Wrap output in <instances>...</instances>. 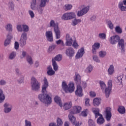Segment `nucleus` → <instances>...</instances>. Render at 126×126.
<instances>
[{"instance_id": "36", "label": "nucleus", "mask_w": 126, "mask_h": 126, "mask_svg": "<svg viewBox=\"0 0 126 126\" xmlns=\"http://www.w3.org/2000/svg\"><path fill=\"white\" fill-rule=\"evenodd\" d=\"M15 57H16V52L13 51L10 53L9 55V60H13V59L15 58Z\"/></svg>"}, {"instance_id": "64", "label": "nucleus", "mask_w": 126, "mask_h": 126, "mask_svg": "<svg viewBox=\"0 0 126 126\" xmlns=\"http://www.w3.org/2000/svg\"><path fill=\"white\" fill-rule=\"evenodd\" d=\"M14 48L15 50H18V49H19V43H18V42L17 41L15 42Z\"/></svg>"}, {"instance_id": "24", "label": "nucleus", "mask_w": 126, "mask_h": 126, "mask_svg": "<svg viewBox=\"0 0 126 126\" xmlns=\"http://www.w3.org/2000/svg\"><path fill=\"white\" fill-rule=\"evenodd\" d=\"M4 100H5V95L3 94L2 90L0 89V104L3 103Z\"/></svg>"}, {"instance_id": "1", "label": "nucleus", "mask_w": 126, "mask_h": 126, "mask_svg": "<svg viewBox=\"0 0 126 126\" xmlns=\"http://www.w3.org/2000/svg\"><path fill=\"white\" fill-rule=\"evenodd\" d=\"M75 77L74 78V80L77 85V89L75 91V95L77 97H82L83 96V90L82 87L80 86L81 84V76L79 74L75 73Z\"/></svg>"}, {"instance_id": "55", "label": "nucleus", "mask_w": 126, "mask_h": 126, "mask_svg": "<svg viewBox=\"0 0 126 126\" xmlns=\"http://www.w3.org/2000/svg\"><path fill=\"white\" fill-rule=\"evenodd\" d=\"M87 112H88V109H85L81 113V116L82 117H87Z\"/></svg>"}, {"instance_id": "8", "label": "nucleus", "mask_w": 126, "mask_h": 126, "mask_svg": "<svg viewBox=\"0 0 126 126\" xmlns=\"http://www.w3.org/2000/svg\"><path fill=\"white\" fill-rule=\"evenodd\" d=\"M120 40H121V37L120 36L118 35H113L110 37L109 42L111 45H116Z\"/></svg>"}, {"instance_id": "15", "label": "nucleus", "mask_w": 126, "mask_h": 126, "mask_svg": "<svg viewBox=\"0 0 126 126\" xmlns=\"http://www.w3.org/2000/svg\"><path fill=\"white\" fill-rule=\"evenodd\" d=\"M66 46H68V47H70L71 45H72V42L73 40H72V37H70L69 34L67 33L66 34Z\"/></svg>"}, {"instance_id": "23", "label": "nucleus", "mask_w": 126, "mask_h": 126, "mask_svg": "<svg viewBox=\"0 0 126 126\" xmlns=\"http://www.w3.org/2000/svg\"><path fill=\"white\" fill-rule=\"evenodd\" d=\"M101 104V99L95 98L93 100V105L94 107H98Z\"/></svg>"}, {"instance_id": "16", "label": "nucleus", "mask_w": 126, "mask_h": 126, "mask_svg": "<svg viewBox=\"0 0 126 126\" xmlns=\"http://www.w3.org/2000/svg\"><path fill=\"white\" fill-rule=\"evenodd\" d=\"M4 107V112L5 114H8L11 112L12 109V106L9 103H6L3 105Z\"/></svg>"}, {"instance_id": "61", "label": "nucleus", "mask_w": 126, "mask_h": 126, "mask_svg": "<svg viewBox=\"0 0 126 126\" xmlns=\"http://www.w3.org/2000/svg\"><path fill=\"white\" fill-rule=\"evenodd\" d=\"M6 84V81L3 79H1L0 80V85L1 86H3V85H5Z\"/></svg>"}, {"instance_id": "42", "label": "nucleus", "mask_w": 126, "mask_h": 126, "mask_svg": "<svg viewBox=\"0 0 126 126\" xmlns=\"http://www.w3.org/2000/svg\"><path fill=\"white\" fill-rule=\"evenodd\" d=\"M93 70V66L91 65H89L86 69V71L87 73H90L91 71H92Z\"/></svg>"}, {"instance_id": "59", "label": "nucleus", "mask_w": 126, "mask_h": 126, "mask_svg": "<svg viewBox=\"0 0 126 126\" xmlns=\"http://www.w3.org/2000/svg\"><path fill=\"white\" fill-rule=\"evenodd\" d=\"M90 101V99L89 98H86L85 99V105L87 106V107H90V103H89V102Z\"/></svg>"}, {"instance_id": "46", "label": "nucleus", "mask_w": 126, "mask_h": 126, "mask_svg": "<svg viewBox=\"0 0 126 126\" xmlns=\"http://www.w3.org/2000/svg\"><path fill=\"white\" fill-rule=\"evenodd\" d=\"M72 8V5L70 4H66L64 5V9L65 10H70Z\"/></svg>"}, {"instance_id": "41", "label": "nucleus", "mask_w": 126, "mask_h": 126, "mask_svg": "<svg viewBox=\"0 0 126 126\" xmlns=\"http://www.w3.org/2000/svg\"><path fill=\"white\" fill-rule=\"evenodd\" d=\"M27 61L31 65L33 63V59H32V57L30 56H28L27 57Z\"/></svg>"}, {"instance_id": "21", "label": "nucleus", "mask_w": 126, "mask_h": 126, "mask_svg": "<svg viewBox=\"0 0 126 126\" xmlns=\"http://www.w3.org/2000/svg\"><path fill=\"white\" fill-rule=\"evenodd\" d=\"M56 73V72L53 70V68L51 65H49L47 67V74L49 76H53Z\"/></svg>"}, {"instance_id": "40", "label": "nucleus", "mask_w": 126, "mask_h": 126, "mask_svg": "<svg viewBox=\"0 0 126 126\" xmlns=\"http://www.w3.org/2000/svg\"><path fill=\"white\" fill-rule=\"evenodd\" d=\"M63 59V55L59 54L57 55L54 59V61L57 62H61Z\"/></svg>"}, {"instance_id": "17", "label": "nucleus", "mask_w": 126, "mask_h": 126, "mask_svg": "<svg viewBox=\"0 0 126 126\" xmlns=\"http://www.w3.org/2000/svg\"><path fill=\"white\" fill-rule=\"evenodd\" d=\"M84 54H85V51H84V47H82L78 51L75 56L76 59H80V58H82Z\"/></svg>"}, {"instance_id": "10", "label": "nucleus", "mask_w": 126, "mask_h": 126, "mask_svg": "<svg viewBox=\"0 0 126 126\" xmlns=\"http://www.w3.org/2000/svg\"><path fill=\"white\" fill-rule=\"evenodd\" d=\"M75 54V51L74 49L72 47H69L65 50V55L67 57H68L69 59H72Z\"/></svg>"}, {"instance_id": "62", "label": "nucleus", "mask_w": 126, "mask_h": 126, "mask_svg": "<svg viewBox=\"0 0 126 126\" xmlns=\"http://www.w3.org/2000/svg\"><path fill=\"white\" fill-rule=\"evenodd\" d=\"M25 126H32V125L31 124V122L30 121L25 120Z\"/></svg>"}, {"instance_id": "51", "label": "nucleus", "mask_w": 126, "mask_h": 126, "mask_svg": "<svg viewBox=\"0 0 126 126\" xmlns=\"http://www.w3.org/2000/svg\"><path fill=\"white\" fill-rule=\"evenodd\" d=\"M98 37L100 39H102V40H105V39H106V34H105L104 33H99Z\"/></svg>"}, {"instance_id": "25", "label": "nucleus", "mask_w": 126, "mask_h": 126, "mask_svg": "<svg viewBox=\"0 0 126 126\" xmlns=\"http://www.w3.org/2000/svg\"><path fill=\"white\" fill-rule=\"evenodd\" d=\"M96 122L98 125H103V124L105 123V119H104L102 115L99 116V117L97 119Z\"/></svg>"}, {"instance_id": "29", "label": "nucleus", "mask_w": 126, "mask_h": 126, "mask_svg": "<svg viewBox=\"0 0 126 126\" xmlns=\"http://www.w3.org/2000/svg\"><path fill=\"white\" fill-rule=\"evenodd\" d=\"M99 112H100V110H99V108H95L93 111V113L94 114L95 119H97V118H98V117L101 116V115H102L100 114Z\"/></svg>"}, {"instance_id": "45", "label": "nucleus", "mask_w": 126, "mask_h": 126, "mask_svg": "<svg viewBox=\"0 0 126 126\" xmlns=\"http://www.w3.org/2000/svg\"><path fill=\"white\" fill-rule=\"evenodd\" d=\"M107 55L106 51H101L99 52V56L100 58H105Z\"/></svg>"}, {"instance_id": "32", "label": "nucleus", "mask_w": 126, "mask_h": 126, "mask_svg": "<svg viewBox=\"0 0 126 126\" xmlns=\"http://www.w3.org/2000/svg\"><path fill=\"white\" fill-rule=\"evenodd\" d=\"M68 118H69V121H71L72 125H76L75 123L76 122V120L75 117H74V116H73V115H69L68 116Z\"/></svg>"}, {"instance_id": "43", "label": "nucleus", "mask_w": 126, "mask_h": 126, "mask_svg": "<svg viewBox=\"0 0 126 126\" xmlns=\"http://www.w3.org/2000/svg\"><path fill=\"white\" fill-rule=\"evenodd\" d=\"M57 126H63V120H62V119L60 118H57Z\"/></svg>"}, {"instance_id": "33", "label": "nucleus", "mask_w": 126, "mask_h": 126, "mask_svg": "<svg viewBox=\"0 0 126 126\" xmlns=\"http://www.w3.org/2000/svg\"><path fill=\"white\" fill-rule=\"evenodd\" d=\"M80 22H81V19H75L74 20H72V26H76V25H77V24L80 23Z\"/></svg>"}, {"instance_id": "53", "label": "nucleus", "mask_w": 126, "mask_h": 126, "mask_svg": "<svg viewBox=\"0 0 126 126\" xmlns=\"http://www.w3.org/2000/svg\"><path fill=\"white\" fill-rule=\"evenodd\" d=\"M74 109H75L76 113H80L81 112V107L80 106H75Z\"/></svg>"}, {"instance_id": "60", "label": "nucleus", "mask_w": 126, "mask_h": 126, "mask_svg": "<svg viewBox=\"0 0 126 126\" xmlns=\"http://www.w3.org/2000/svg\"><path fill=\"white\" fill-rule=\"evenodd\" d=\"M29 13L31 18H34V17H35V14H34V12H33V11L29 10Z\"/></svg>"}, {"instance_id": "34", "label": "nucleus", "mask_w": 126, "mask_h": 126, "mask_svg": "<svg viewBox=\"0 0 126 126\" xmlns=\"http://www.w3.org/2000/svg\"><path fill=\"white\" fill-rule=\"evenodd\" d=\"M115 32L118 34H122L123 33V29L119 26H117L115 27Z\"/></svg>"}, {"instance_id": "26", "label": "nucleus", "mask_w": 126, "mask_h": 126, "mask_svg": "<svg viewBox=\"0 0 126 126\" xmlns=\"http://www.w3.org/2000/svg\"><path fill=\"white\" fill-rule=\"evenodd\" d=\"M108 72L109 75H112L115 72V67H114V65L111 64L110 65L108 69Z\"/></svg>"}, {"instance_id": "35", "label": "nucleus", "mask_w": 126, "mask_h": 126, "mask_svg": "<svg viewBox=\"0 0 126 126\" xmlns=\"http://www.w3.org/2000/svg\"><path fill=\"white\" fill-rule=\"evenodd\" d=\"M63 108L65 111L68 110L71 108V102L66 103L64 104Z\"/></svg>"}, {"instance_id": "13", "label": "nucleus", "mask_w": 126, "mask_h": 126, "mask_svg": "<svg viewBox=\"0 0 126 126\" xmlns=\"http://www.w3.org/2000/svg\"><path fill=\"white\" fill-rule=\"evenodd\" d=\"M105 118H106V121H107V122L111 121V118H112V113L111 112V108L106 107L105 108Z\"/></svg>"}, {"instance_id": "56", "label": "nucleus", "mask_w": 126, "mask_h": 126, "mask_svg": "<svg viewBox=\"0 0 126 126\" xmlns=\"http://www.w3.org/2000/svg\"><path fill=\"white\" fill-rule=\"evenodd\" d=\"M88 124L89 126H95V123L93 120L90 119L88 121Z\"/></svg>"}, {"instance_id": "30", "label": "nucleus", "mask_w": 126, "mask_h": 126, "mask_svg": "<svg viewBox=\"0 0 126 126\" xmlns=\"http://www.w3.org/2000/svg\"><path fill=\"white\" fill-rule=\"evenodd\" d=\"M118 111L120 114H126V108L125 106H120L118 109Z\"/></svg>"}, {"instance_id": "47", "label": "nucleus", "mask_w": 126, "mask_h": 126, "mask_svg": "<svg viewBox=\"0 0 126 126\" xmlns=\"http://www.w3.org/2000/svg\"><path fill=\"white\" fill-rule=\"evenodd\" d=\"M57 47V45L54 44H52L51 45H50L49 47V52H53L55 49H56V47Z\"/></svg>"}, {"instance_id": "31", "label": "nucleus", "mask_w": 126, "mask_h": 126, "mask_svg": "<svg viewBox=\"0 0 126 126\" xmlns=\"http://www.w3.org/2000/svg\"><path fill=\"white\" fill-rule=\"evenodd\" d=\"M36 4H37V2L36 0H32L31 8L32 10H35L36 9Z\"/></svg>"}, {"instance_id": "4", "label": "nucleus", "mask_w": 126, "mask_h": 126, "mask_svg": "<svg viewBox=\"0 0 126 126\" xmlns=\"http://www.w3.org/2000/svg\"><path fill=\"white\" fill-rule=\"evenodd\" d=\"M32 90V91H35L38 92L40 90V86H41V83L38 82V80L34 77H32L31 82Z\"/></svg>"}, {"instance_id": "28", "label": "nucleus", "mask_w": 126, "mask_h": 126, "mask_svg": "<svg viewBox=\"0 0 126 126\" xmlns=\"http://www.w3.org/2000/svg\"><path fill=\"white\" fill-rule=\"evenodd\" d=\"M118 7L121 11H126V6H124V3L122 1L119 2Z\"/></svg>"}, {"instance_id": "6", "label": "nucleus", "mask_w": 126, "mask_h": 126, "mask_svg": "<svg viewBox=\"0 0 126 126\" xmlns=\"http://www.w3.org/2000/svg\"><path fill=\"white\" fill-rule=\"evenodd\" d=\"M76 16V15L74 12H71L63 14L61 18L62 20H71V19L75 18Z\"/></svg>"}, {"instance_id": "38", "label": "nucleus", "mask_w": 126, "mask_h": 126, "mask_svg": "<svg viewBox=\"0 0 126 126\" xmlns=\"http://www.w3.org/2000/svg\"><path fill=\"white\" fill-rule=\"evenodd\" d=\"M26 39H20V42H19V44H20V47H21L22 48H23L24 46L26 45Z\"/></svg>"}, {"instance_id": "2", "label": "nucleus", "mask_w": 126, "mask_h": 126, "mask_svg": "<svg viewBox=\"0 0 126 126\" xmlns=\"http://www.w3.org/2000/svg\"><path fill=\"white\" fill-rule=\"evenodd\" d=\"M38 99L45 105L52 104V97L48 94V91L46 93L41 92V94L38 95Z\"/></svg>"}, {"instance_id": "9", "label": "nucleus", "mask_w": 126, "mask_h": 126, "mask_svg": "<svg viewBox=\"0 0 126 126\" xmlns=\"http://www.w3.org/2000/svg\"><path fill=\"white\" fill-rule=\"evenodd\" d=\"M47 0H41L40 6L36 9L38 13L40 14H42V13H43V10H44V8H43V7H45V6H46Z\"/></svg>"}, {"instance_id": "19", "label": "nucleus", "mask_w": 126, "mask_h": 126, "mask_svg": "<svg viewBox=\"0 0 126 126\" xmlns=\"http://www.w3.org/2000/svg\"><path fill=\"white\" fill-rule=\"evenodd\" d=\"M118 45L119 47H121V52L123 54L125 53V41L123 39H120L118 41Z\"/></svg>"}, {"instance_id": "20", "label": "nucleus", "mask_w": 126, "mask_h": 126, "mask_svg": "<svg viewBox=\"0 0 126 126\" xmlns=\"http://www.w3.org/2000/svg\"><path fill=\"white\" fill-rule=\"evenodd\" d=\"M100 44L98 42L94 43V44L92 46V52L93 54L96 55V51L100 48Z\"/></svg>"}, {"instance_id": "54", "label": "nucleus", "mask_w": 126, "mask_h": 126, "mask_svg": "<svg viewBox=\"0 0 126 126\" xmlns=\"http://www.w3.org/2000/svg\"><path fill=\"white\" fill-rule=\"evenodd\" d=\"M93 59L94 62H96V63H100V60H99L97 56L94 55L93 57Z\"/></svg>"}, {"instance_id": "52", "label": "nucleus", "mask_w": 126, "mask_h": 126, "mask_svg": "<svg viewBox=\"0 0 126 126\" xmlns=\"http://www.w3.org/2000/svg\"><path fill=\"white\" fill-rule=\"evenodd\" d=\"M99 84L100 85V87H101L102 90H104V89H105V88H106V84H105V83L104 82L100 81Z\"/></svg>"}, {"instance_id": "49", "label": "nucleus", "mask_w": 126, "mask_h": 126, "mask_svg": "<svg viewBox=\"0 0 126 126\" xmlns=\"http://www.w3.org/2000/svg\"><path fill=\"white\" fill-rule=\"evenodd\" d=\"M19 76H20V78L17 80L18 82L20 84L23 83V82L24 81V76L21 75Z\"/></svg>"}, {"instance_id": "37", "label": "nucleus", "mask_w": 126, "mask_h": 126, "mask_svg": "<svg viewBox=\"0 0 126 126\" xmlns=\"http://www.w3.org/2000/svg\"><path fill=\"white\" fill-rule=\"evenodd\" d=\"M5 29L6 31H8V32H12V25L8 24L5 26Z\"/></svg>"}, {"instance_id": "50", "label": "nucleus", "mask_w": 126, "mask_h": 126, "mask_svg": "<svg viewBox=\"0 0 126 126\" xmlns=\"http://www.w3.org/2000/svg\"><path fill=\"white\" fill-rule=\"evenodd\" d=\"M15 71L16 72V75H17V76H20L21 75H22V73H21V72H20L19 68H16L15 69Z\"/></svg>"}, {"instance_id": "3", "label": "nucleus", "mask_w": 126, "mask_h": 126, "mask_svg": "<svg viewBox=\"0 0 126 126\" xmlns=\"http://www.w3.org/2000/svg\"><path fill=\"white\" fill-rule=\"evenodd\" d=\"M62 88L65 93H72L75 89L74 84L71 82L67 86L66 82L63 81L62 82Z\"/></svg>"}, {"instance_id": "39", "label": "nucleus", "mask_w": 126, "mask_h": 126, "mask_svg": "<svg viewBox=\"0 0 126 126\" xmlns=\"http://www.w3.org/2000/svg\"><path fill=\"white\" fill-rule=\"evenodd\" d=\"M23 32L25 33L29 31V27L27 25H22Z\"/></svg>"}, {"instance_id": "44", "label": "nucleus", "mask_w": 126, "mask_h": 126, "mask_svg": "<svg viewBox=\"0 0 126 126\" xmlns=\"http://www.w3.org/2000/svg\"><path fill=\"white\" fill-rule=\"evenodd\" d=\"M107 25L109 28L111 30L114 29V24H113V23L110 20L107 21Z\"/></svg>"}, {"instance_id": "18", "label": "nucleus", "mask_w": 126, "mask_h": 126, "mask_svg": "<svg viewBox=\"0 0 126 126\" xmlns=\"http://www.w3.org/2000/svg\"><path fill=\"white\" fill-rule=\"evenodd\" d=\"M12 38H13L12 34H11V33H9L7 36V38L5 39L4 41V45L5 47H6V46H8V44H10V42Z\"/></svg>"}, {"instance_id": "22", "label": "nucleus", "mask_w": 126, "mask_h": 126, "mask_svg": "<svg viewBox=\"0 0 126 126\" xmlns=\"http://www.w3.org/2000/svg\"><path fill=\"white\" fill-rule=\"evenodd\" d=\"M54 101L56 102L61 108L63 107V102H62V100L61 99V97L58 96H56L54 98Z\"/></svg>"}, {"instance_id": "5", "label": "nucleus", "mask_w": 126, "mask_h": 126, "mask_svg": "<svg viewBox=\"0 0 126 126\" xmlns=\"http://www.w3.org/2000/svg\"><path fill=\"white\" fill-rule=\"evenodd\" d=\"M49 27L54 28L56 39H60L61 38V31L60 30L59 25L56 24L54 20H52L50 21Z\"/></svg>"}, {"instance_id": "14", "label": "nucleus", "mask_w": 126, "mask_h": 126, "mask_svg": "<svg viewBox=\"0 0 126 126\" xmlns=\"http://www.w3.org/2000/svg\"><path fill=\"white\" fill-rule=\"evenodd\" d=\"M45 36L47 41L48 42H53L54 38L53 37V32L51 31H49L46 32Z\"/></svg>"}, {"instance_id": "48", "label": "nucleus", "mask_w": 126, "mask_h": 126, "mask_svg": "<svg viewBox=\"0 0 126 126\" xmlns=\"http://www.w3.org/2000/svg\"><path fill=\"white\" fill-rule=\"evenodd\" d=\"M20 39L23 40H27V33L23 32L21 34Z\"/></svg>"}, {"instance_id": "11", "label": "nucleus", "mask_w": 126, "mask_h": 126, "mask_svg": "<svg viewBox=\"0 0 126 126\" xmlns=\"http://www.w3.org/2000/svg\"><path fill=\"white\" fill-rule=\"evenodd\" d=\"M49 87V82L48 81V79L47 78L45 77L43 79V84L42 86L41 92H44V93H47V88Z\"/></svg>"}, {"instance_id": "27", "label": "nucleus", "mask_w": 126, "mask_h": 126, "mask_svg": "<svg viewBox=\"0 0 126 126\" xmlns=\"http://www.w3.org/2000/svg\"><path fill=\"white\" fill-rule=\"evenodd\" d=\"M52 65L53 66V69L55 71H57L59 69V65H58V64L57 63V62L54 58L52 59Z\"/></svg>"}, {"instance_id": "63", "label": "nucleus", "mask_w": 126, "mask_h": 126, "mask_svg": "<svg viewBox=\"0 0 126 126\" xmlns=\"http://www.w3.org/2000/svg\"><path fill=\"white\" fill-rule=\"evenodd\" d=\"M72 46L75 48H78L79 45L77 43L76 40H74Z\"/></svg>"}, {"instance_id": "57", "label": "nucleus", "mask_w": 126, "mask_h": 126, "mask_svg": "<svg viewBox=\"0 0 126 126\" xmlns=\"http://www.w3.org/2000/svg\"><path fill=\"white\" fill-rule=\"evenodd\" d=\"M26 54H27L26 51H25L24 50H23L22 52V55L20 56V58L21 59H24V58H25V57H26Z\"/></svg>"}, {"instance_id": "12", "label": "nucleus", "mask_w": 126, "mask_h": 126, "mask_svg": "<svg viewBox=\"0 0 126 126\" xmlns=\"http://www.w3.org/2000/svg\"><path fill=\"white\" fill-rule=\"evenodd\" d=\"M90 8V7H89V6H87L84 7V8H83L82 10L78 11L77 13V16H78L79 17H80V16H82L86 14V13H87V12L89 11Z\"/></svg>"}, {"instance_id": "7", "label": "nucleus", "mask_w": 126, "mask_h": 126, "mask_svg": "<svg viewBox=\"0 0 126 126\" xmlns=\"http://www.w3.org/2000/svg\"><path fill=\"white\" fill-rule=\"evenodd\" d=\"M112 86L113 84L112 80H109L108 82V87L105 88V96L107 98H109V96H110Z\"/></svg>"}, {"instance_id": "58", "label": "nucleus", "mask_w": 126, "mask_h": 126, "mask_svg": "<svg viewBox=\"0 0 126 126\" xmlns=\"http://www.w3.org/2000/svg\"><path fill=\"white\" fill-rule=\"evenodd\" d=\"M17 30L18 31V32H22L23 31V28L22 26L20 25H18L17 26Z\"/></svg>"}]
</instances>
